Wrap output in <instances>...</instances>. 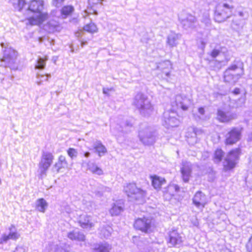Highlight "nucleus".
I'll use <instances>...</instances> for the list:
<instances>
[{"label": "nucleus", "instance_id": "a19ab883", "mask_svg": "<svg viewBox=\"0 0 252 252\" xmlns=\"http://www.w3.org/2000/svg\"><path fill=\"white\" fill-rule=\"evenodd\" d=\"M136 238H137V237H136V236H134V237H133V239H136Z\"/></svg>", "mask_w": 252, "mask_h": 252}, {"label": "nucleus", "instance_id": "20e7f679", "mask_svg": "<svg viewBox=\"0 0 252 252\" xmlns=\"http://www.w3.org/2000/svg\"><path fill=\"white\" fill-rule=\"evenodd\" d=\"M124 190L127 196L135 200H144L146 195V191L138 188L135 183L127 184Z\"/></svg>", "mask_w": 252, "mask_h": 252}, {"label": "nucleus", "instance_id": "2f4dec72", "mask_svg": "<svg viewBox=\"0 0 252 252\" xmlns=\"http://www.w3.org/2000/svg\"><path fill=\"white\" fill-rule=\"evenodd\" d=\"M92 172L93 173L96 174L97 175H101L103 174L102 170L101 168H100L99 167H98L97 166L94 167L92 169Z\"/></svg>", "mask_w": 252, "mask_h": 252}, {"label": "nucleus", "instance_id": "6ab92c4d", "mask_svg": "<svg viewBox=\"0 0 252 252\" xmlns=\"http://www.w3.org/2000/svg\"><path fill=\"white\" fill-rule=\"evenodd\" d=\"M110 250L111 247L108 244L100 243L95 246L93 252H110Z\"/></svg>", "mask_w": 252, "mask_h": 252}, {"label": "nucleus", "instance_id": "5701e85b", "mask_svg": "<svg viewBox=\"0 0 252 252\" xmlns=\"http://www.w3.org/2000/svg\"><path fill=\"white\" fill-rule=\"evenodd\" d=\"M47 207V203L43 198H39L37 200L36 208L41 212L44 213Z\"/></svg>", "mask_w": 252, "mask_h": 252}, {"label": "nucleus", "instance_id": "cd10ccee", "mask_svg": "<svg viewBox=\"0 0 252 252\" xmlns=\"http://www.w3.org/2000/svg\"><path fill=\"white\" fill-rule=\"evenodd\" d=\"M47 58L45 57L44 59L40 58L39 59L37 62L36 65V67L38 69H43L45 65L46 61Z\"/></svg>", "mask_w": 252, "mask_h": 252}, {"label": "nucleus", "instance_id": "c756f323", "mask_svg": "<svg viewBox=\"0 0 252 252\" xmlns=\"http://www.w3.org/2000/svg\"><path fill=\"white\" fill-rule=\"evenodd\" d=\"M88 3L91 7L100 5L101 3V0H88Z\"/></svg>", "mask_w": 252, "mask_h": 252}, {"label": "nucleus", "instance_id": "72a5a7b5", "mask_svg": "<svg viewBox=\"0 0 252 252\" xmlns=\"http://www.w3.org/2000/svg\"><path fill=\"white\" fill-rule=\"evenodd\" d=\"M220 51L219 50L214 49L211 51V52L210 53V56L212 58H215L220 54Z\"/></svg>", "mask_w": 252, "mask_h": 252}, {"label": "nucleus", "instance_id": "e433bc0d", "mask_svg": "<svg viewBox=\"0 0 252 252\" xmlns=\"http://www.w3.org/2000/svg\"><path fill=\"white\" fill-rule=\"evenodd\" d=\"M232 93L234 94H236V95L240 93V89L238 88H236L234 89Z\"/></svg>", "mask_w": 252, "mask_h": 252}, {"label": "nucleus", "instance_id": "f3484780", "mask_svg": "<svg viewBox=\"0 0 252 252\" xmlns=\"http://www.w3.org/2000/svg\"><path fill=\"white\" fill-rule=\"evenodd\" d=\"M236 68H237V65L232 64L225 70L223 75L224 81L229 82L233 79L234 77H236L235 76V74H233L232 72V71L234 70Z\"/></svg>", "mask_w": 252, "mask_h": 252}, {"label": "nucleus", "instance_id": "393cba45", "mask_svg": "<svg viewBox=\"0 0 252 252\" xmlns=\"http://www.w3.org/2000/svg\"><path fill=\"white\" fill-rule=\"evenodd\" d=\"M83 29L84 31L91 33L94 32L96 31L95 26L92 24H89L85 25Z\"/></svg>", "mask_w": 252, "mask_h": 252}, {"label": "nucleus", "instance_id": "7c9ffc66", "mask_svg": "<svg viewBox=\"0 0 252 252\" xmlns=\"http://www.w3.org/2000/svg\"><path fill=\"white\" fill-rule=\"evenodd\" d=\"M9 240H16L19 237V234L17 232H10L8 234Z\"/></svg>", "mask_w": 252, "mask_h": 252}, {"label": "nucleus", "instance_id": "2eb2a0df", "mask_svg": "<svg viewBox=\"0 0 252 252\" xmlns=\"http://www.w3.org/2000/svg\"><path fill=\"white\" fill-rule=\"evenodd\" d=\"M234 118L233 115L228 116L222 110L219 109L217 111V119L220 122L229 123Z\"/></svg>", "mask_w": 252, "mask_h": 252}, {"label": "nucleus", "instance_id": "c9c22d12", "mask_svg": "<svg viewBox=\"0 0 252 252\" xmlns=\"http://www.w3.org/2000/svg\"><path fill=\"white\" fill-rule=\"evenodd\" d=\"M65 0H53V2L56 6L63 3Z\"/></svg>", "mask_w": 252, "mask_h": 252}, {"label": "nucleus", "instance_id": "dca6fc26", "mask_svg": "<svg viewBox=\"0 0 252 252\" xmlns=\"http://www.w3.org/2000/svg\"><path fill=\"white\" fill-rule=\"evenodd\" d=\"M74 11V8L71 5H65L63 6L60 10L61 15L62 18L65 19L72 15Z\"/></svg>", "mask_w": 252, "mask_h": 252}, {"label": "nucleus", "instance_id": "58836bf2", "mask_svg": "<svg viewBox=\"0 0 252 252\" xmlns=\"http://www.w3.org/2000/svg\"><path fill=\"white\" fill-rule=\"evenodd\" d=\"M198 112L200 114L203 115L205 113V110H204V108L203 107H200L198 108Z\"/></svg>", "mask_w": 252, "mask_h": 252}, {"label": "nucleus", "instance_id": "f704fd0d", "mask_svg": "<svg viewBox=\"0 0 252 252\" xmlns=\"http://www.w3.org/2000/svg\"><path fill=\"white\" fill-rule=\"evenodd\" d=\"M9 240V237L8 235L3 234L0 239V244H3Z\"/></svg>", "mask_w": 252, "mask_h": 252}, {"label": "nucleus", "instance_id": "473e14b6", "mask_svg": "<svg viewBox=\"0 0 252 252\" xmlns=\"http://www.w3.org/2000/svg\"><path fill=\"white\" fill-rule=\"evenodd\" d=\"M238 70H240L242 72H243V68L241 67H239L237 65V68L235 69L234 70L232 71L233 74H235V76L236 77H238L241 76V73H239L238 72Z\"/></svg>", "mask_w": 252, "mask_h": 252}, {"label": "nucleus", "instance_id": "f257e3e1", "mask_svg": "<svg viewBox=\"0 0 252 252\" xmlns=\"http://www.w3.org/2000/svg\"><path fill=\"white\" fill-rule=\"evenodd\" d=\"M27 10L35 16L27 18L28 24L30 26H40L49 18L47 12H43L42 10L44 8L43 0H30L27 3Z\"/></svg>", "mask_w": 252, "mask_h": 252}, {"label": "nucleus", "instance_id": "9b49d317", "mask_svg": "<svg viewBox=\"0 0 252 252\" xmlns=\"http://www.w3.org/2000/svg\"><path fill=\"white\" fill-rule=\"evenodd\" d=\"M225 152L220 148H216L213 152L212 160L215 164H220L224 158Z\"/></svg>", "mask_w": 252, "mask_h": 252}, {"label": "nucleus", "instance_id": "a878e982", "mask_svg": "<svg viewBox=\"0 0 252 252\" xmlns=\"http://www.w3.org/2000/svg\"><path fill=\"white\" fill-rule=\"evenodd\" d=\"M245 249L247 252H252V234L245 244Z\"/></svg>", "mask_w": 252, "mask_h": 252}, {"label": "nucleus", "instance_id": "423d86ee", "mask_svg": "<svg viewBox=\"0 0 252 252\" xmlns=\"http://www.w3.org/2000/svg\"><path fill=\"white\" fill-rule=\"evenodd\" d=\"M242 128L233 127L227 133V136L224 139L225 146H231L235 144L240 140Z\"/></svg>", "mask_w": 252, "mask_h": 252}, {"label": "nucleus", "instance_id": "f03ea898", "mask_svg": "<svg viewBox=\"0 0 252 252\" xmlns=\"http://www.w3.org/2000/svg\"><path fill=\"white\" fill-rule=\"evenodd\" d=\"M242 154V150L239 147L228 151L222 163L223 171L225 172L233 171L238 166Z\"/></svg>", "mask_w": 252, "mask_h": 252}, {"label": "nucleus", "instance_id": "4468645a", "mask_svg": "<svg viewBox=\"0 0 252 252\" xmlns=\"http://www.w3.org/2000/svg\"><path fill=\"white\" fill-rule=\"evenodd\" d=\"M67 167L68 162L66 158L63 155H60L58 158V161L54 164V168L59 172L61 169L66 168Z\"/></svg>", "mask_w": 252, "mask_h": 252}, {"label": "nucleus", "instance_id": "4be33fe9", "mask_svg": "<svg viewBox=\"0 0 252 252\" xmlns=\"http://www.w3.org/2000/svg\"><path fill=\"white\" fill-rule=\"evenodd\" d=\"M123 211V207L122 206L114 204L109 210L110 214L112 216H116L121 214Z\"/></svg>", "mask_w": 252, "mask_h": 252}, {"label": "nucleus", "instance_id": "412c9836", "mask_svg": "<svg viewBox=\"0 0 252 252\" xmlns=\"http://www.w3.org/2000/svg\"><path fill=\"white\" fill-rule=\"evenodd\" d=\"M174 190L176 192H178L180 190V188L177 185H169L166 190L164 191L165 194H168L171 196L174 195Z\"/></svg>", "mask_w": 252, "mask_h": 252}, {"label": "nucleus", "instance_id": "0eeeda50", "mask_svg": "<svg viewBox=\"0 0 252 252\" xmlns=\"http://www.w3.org/2000/svg\"><path fill=\"white\" fill-rule=\"evenodd\" d=\"M183 242V238L177 230H172L168 232L167 243L170 247H178Z\"/></svg>", "mask_w": 252, "mask_h": 252}, {"label": "nucleus", "instance_id": "6e6552de", "mask_svg": "<svg viewBox=\"0 0 252 252\" xmlns=\"http://www.w3.org/2000/svg\"><path fill=\"white\" fill-rule=\"evenodd\" d=\"M54 159V156L50 153H43L42 155L39 167L41 173H45L51 166Z\"/></svg>", "mask_w": 252, "mask_h": 252}, {"label": "nucleus", "instance_id": "bb28decb", "mask_svg": "<svg viewBox=\"0 0 252 252\" xmlns=\"http://www.w3.org/2000/svg\"><path fill=\"white\" fill-rule=\"evenodd\" d=\"M177 36L170 35L168 37L167 42L170 46H174L176 45L177 43Z\"/></svg>", "mask_w": 252, "mask_h": 252}, {"label": "nucleus", "instance_id": "a211bd4d", "mask_svg": "<svg viewBox=\"0 0 252 252\" xmlns=\"http://www.w3.org/2000/svg\"><path fill=\"white\" fill-rule=\"evenodd\" d=\"M94 149L100 157L107 153V149L100 141H97L94 146Z\"/></svg>", "mask_w": 252, "mask_h": 252}, {"label": "nucleus", "instance_id": "39448f33", "mask_svg": "<svg viewBox=\"0 0 252 252\" xmlns=\"http://www.w3.org/2000/svg\"><path fill=\"white\" fill-rule=\"evenodd\" d=\"M133 226L137 230L148 233L152 231L153 223L151 219L143 217L136 219L133 223Z\"/></svg>", "mask_w": 252, "mask_h": 252}, {"label": "nucleus", "instance_id": "4c0bfd02", "mask_svg": "<svg viewBox=\"0 0 252 252\" xmlns=\"http://www.w3.org/2000/svg\"><path fill=\"white\" fill-rule=\"evenodd\" d=\"M15 252H26V251L23 248H16Z\"/></svg>", "mask_w": 252, "mask_h": 252}, {"label": "nucleus", "instance_id": "b1692460", "mask_svg": "<svg viewBox=\"0 0 252 252\" xmlns=\"http://www.w3.org/2000/svg\"><path fill=\"white\" fill-rule=\"evenodd\" d=\"M27 3L25 0H18L17 3L14 5V7L18 11H21L26 6Z\"/></svg>", "mask_w": 252, "mask_h": 252}, {"label": "nucleus", "instance_id": "1a4fd4ad", "mask_svg": "<svg viewBox=\"0 0 252 252\" xmlns=\"http://www.w3.org/2000/svg\"><path fill=\"white\" fill-rule=\"evenodd\" d=\"M153 187L157 190L161 189L162 186L166 183L165 178L157 175H152L150 176Z\"/></svg>", "mask_w": 252, "mask_h": 252}, {"label": "nucleus", "instance_id": "9d476101", "mask_svg": "<svg viewBox=\"0 0 252 252\" xmlns=\"http://www.w3.org/2000/svg\"><path fill=\"white\" fill-rule=\"evenodd\" d=\"M193 203L197 207H204L206 204L205 195L201 191L196 192L193 198Z\"/></svg>", "mask_w": 252, "mask_h": 252}, {"label": "nucleus", "instance_id": "7ed1b4c3", "mask_svg": "<svg viewBox=\"0 0 252 252\" xmlns=\"http://www.w3.org/2000/svg\"><path fill=\"white\" fill-rule=\"evenodd\" d=\"M225 1L226 2L223 4L217 6L214 11L215 20L218 23L225 21L233 15L232 9L234 8L233 0H225Z\"/></svg>", "mask_w": 252, "mask_h": 252}, {"label": "nucleus", "instance_id": "c85d7f7f", "mask_svg": "<svg viewBox=\"0 0 252 252\" xmlns=\"http://www.w3.org/2000/svg\"><path fill=\"white\" fill-rule=\"evenodd\" d=\"M67 153L68 156L71 158H73L77 157V151L74 148H69L67 150Z\"/></svg>", "mask_w": 252, "mask_h": 252}, {"label": "nucleus", "instance_id": "ea45409f", "mask_svg": "<svg viewBox=\"0 0 252 252\" xmlns=\"http://www.w3.org/2000/svg\"><path fill=\"white\" fill-rule=\"evenodd\" d=\"M181 107H182V109H183L184 110H187L188 108V106H185V105H182Z\"/></svg>", "mask_w": 252, "mask_h": 252}, {"label": "nucleus", "instance_id": "aec40b11", "mask_svg": "<svg viewBox=\"0 0 252 252\" xmlns=\"http://www.w3.org/2000/svg\"><path fill=\"white\" fill-rule=\"evenodd\" d=\"M67 237L72 240L84 241L85 240L84 235L79 232H70L68 233Z\"/></svg>", "mask_w": 252, "mask_h": 252}, {"label": "nucleus", "instance_id": "f8f14e48", "mask_svg": "<svg viewBox=\"0 0 252 252\" xmlns=\"http://www.w3.org/2000/svg\"><path fill=\"white\" fill-rule=\"evenodd\" d=\"M78 223L84 228H91L94 226V223L91 220V217L88 215H80Z\"/></svg>", "mask_w": 252, "mask_h": 252}, {"label": "nucleus", "instance_id": "ddd939ff", "mask_svg": "<svg viewBox=\"0 0 252 252\" xmlns=\"http://www.w3.org/2000/svg\"><path fill=\"white\" fill-rule=\"evenodd\" d=\"M180 171L183 181L186 183L188 182L189 180V177L191 172V167L187 163H184L181 168Z\"/></svg>", "mask_w": 252, "mask_h": 252}]
</instances>
